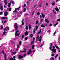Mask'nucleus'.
<instances>
[{"instance_id": "obj_1", "label": "nucleus", "mask_w": 60, "mask_h": 60, "mask_svg": "<svg viewBox=\"0 0 60 60\" xmlns=\"http://www.w3.org/2000/svg\"><path fill=\"white\" fill-rule=\"evenodd\" d=\"M14 26L15 29L18 30V26H17V23H15Z\"/></svg>"}, {"instance_id": "obj_2", "label": "nucleus", "mask_w": 60, "mask_h": 60, "mask_svg": "<svg viewBox=\"0 0 60 60\" xmlns=\"http://www.w3.org/2000/svg\"><path fill=\"white\" fill-rule=\"evenodd\" d=\"M32 53V50H31V49H30L29 50V51H28L27 55H29L30 54H31Z\"/></svg>"}, {"instance_id": "obj_3", "label": "nucleus", "mask_w": 60, "mask_h": 60, "mask_svg": "<svg viewBox=\"0 0 60 60\" xmlns=\"http://www.w3.org/2000/svg\"><path fill=\"white\" fill-rule=\"evenodd\" d=\"M20 8V6L18 8H15V10L13 11V13H15V12H17L18 11H16V10H19V9Z\"/></svg>"}, {"instance_id": "obj_4", "label": "nucleus", "mask_w": 60, "mask_h": 60, "mask_svg": "<svg viewBox=\"0 0 60 60\" xmlns=\"http://www.w3.org/2000/svg\"><path fill=\"white\" fill-rule=\"evenodd\" d=\"M52 48V47H51V46H50V50H51L54 53H55L56 52V49H51Z\"/></svg>"}, {"instance_id": "obj_5", "label": "nucleus", "mask_w": 60, "mask_h": 60, "mask_svg": "<svg viewBox=\"0 0 60 60\" xmlns=\"http://www.w3.org/2000/svg\"><path fill=\"white\" fill-rule=\"evenodd\" d=\"M18 58L19 59H20L24 58V56H21V55H18Z\"/></svg>"}, {"instance_id": "obj_6", "label": "nucleus", "mask_w": 60, "mask_h": 60, "mask_svg": "<svg viewBox=\"0 0 60 60\" xmlns=\"http://www.w3.org/2000/svg\"><path fill=\"white\" fill-rule=\"evenodd\" d=\"M0 9H1V10H3L4 9V8H3V7L2 5V4L1 3H0Z\"/></svg>"}, {"instance_id": "obj_7", "label": "nucleus", "mask_w": 60, "mask_h": 60, "mask_svg": "<svg viewBox=\"0 0 60 60\" xmlns=\"http://www.w3.org/2000/svg\"><path fill=\"white\" fill-rule=\"evenodd\" d=\"M19 31L18 30H17L16 31V32L15 33V36H18L19 35V34H17L18 33V32H19Z\"/></svg>"}, {"instance_id": "obj_8", "label": "nucleus", "mask_w": 60, "mask_h": 60, "mask_svg": "<svg viewBox=\"0 0 60 60\" xmlns=\"http://www.w3.org/2000/svg\"><path fill=\"white\" fill-rule=\"evenodd\" d=\"M45 21L47 23V24H48L49 23V20L48 19H45Z\"/></svg>"}, {"instance_id": "obj_9", "label": "nucleus", "mask_w": 60, "mask_h": 60, "mask_svg": "<svg viewBox=\"0 0 60 60\" xmlns=\"http://www.w3.org/2000/svg\"><path fill=\"white\" fill-rule=\"evenodd\" d=\"M56 7H56V8H55V10H56V11L58 12L59 11V9H58V8H57Z\"/></svg>"}, {"instance_id": "obj_10", "label": "nucleus", "mask_w": 60, "mask_h": 60, "mask_svg": "<svg viewBox=\"0 0 60 60\" xmlns=\"http://www.w3.org/2000/svg\"><path fill=\"white\" fill-rule=\"evenodd\" d=\"M7 0H4V2L5 4V5H7Z\"/></svg>"}, {"instance_id": "obj_11", "label": "nucleus", "mask_w": 60, "mask_h": 60, "mask_svg": "<svg viewBox=\"0 0 60 60\" xmlns=\"http://www.w3.org/2000/svg\"><path fill=\"white\" fill-rule=\"evenodd\" d=\"M8 12H6L4 14V16H7V15H8Z\"/></svg>"}, {"instance_id": "obj_12", "label": "nucleus", "mask_w": 60, "mask_h": 60, "mask_svg": "<svg viewBox=\"0 0 60 60\" xmlns=\"http://www.w3.org/2000/svg\"><path fill=\"white\" fill-rule=\"evenodd\" d=\"M4 58H5V60H6V54L5 53L4 54Z\"/></svg>"}, {"instance_id": "obj_13", "label": "nucleus", "mask_w": 60, "mask_h": 60, "mask_svg": "<svg viewBox=\"0 0 60 60\" xmlns=\"http://www.w3.org/2000/svg\"><path fill=\"white\" fill-rule=\"evenodd\" d=\"M28 35V32L27 31H26L25 33V36H26V35Z\"/></svg>"}, {"instance_id": "obj_14", "label": "nucleus", "mask_w": 60, "mask_h": 60, "mask_svg": "<svg viewBox=\"0 0 60 60\" xmlns=\"http://www.w3.org/2000/svg\"><path fill=\"white\" fill-rule=\"evenodd\" d=\"M31 28V26L30 24L29 25V29H30Z\"/></svg>"}, {"instance_id": "obj_15", "label": "nucleus", "mask_w": 60, "mask_h": 60, "mask_svg": "<svg viewBox=\"0 0 60 60\" xmlns=\"http://www.w3.org/2000/svg\"><path fill=\"white\" fill-rule=\"evenodd\" d=\"M6 33V32L5 31H4L3 34V35H4Z\"/></svg>"}, {"instance_id": "obj_16", "label": "nucleus", "mask_w": 60, "mask_h": 60, "mask_svg": "<svg viewBox=\"0 0 60 60\" xmlns=\"http://www.w3.org/2000/svg\"><path fill=\"white\" fill-rule=\"evenodd\" d=\"M20 52H21V53H22V52H23L24 53H25V52H26V51H20Z\"/></svg>"}, {"instance_id": "obj_17", "label": "nucleus", "mask_w": 60, "mask_h": 60, "mask_svg": "<svg viewBox=\"0 0 60 60\" xmlns=\"http://www.w3.org/2000/svg\"><path fill=\"white\" fill-rule=\"evenodd\" d=\"M38 26H36V30H37V29H38Z\"/></svg>"}, {"instance_id": "obj_18", "label": "nucleus", "mask_w": 60, "mask_h": 60, "mask_svg": "<svg viewBox=\"0 0 60 60\" xmlns=\"http://www.w3.org/2000/svg\"><path fill=\"white\" fill-rule=\"evenodd\" d=\"M41 27H45V26H44L43 24H42L41 25Z\"/></svg>"}, {"instance_id": "obj_19", "label": "nucleus", "mask_w": 60, "mask_h": 60, "mask_svg": "<svg viewBox=\"0 0 60 60\" xmlns=\"http://www.w3.org/2000/svg\"><path fill=\"white\" fill-rule=\"evenodd\" d=\"M42 16L43 18H44L45 17V15L43 14H42Z\"/></svg>"}, {"instance_id": "obj_20", "label": "nucleus", "mask_w": 60, "mask_h": 60, "mask_svg": "<svg viewBox=\"0 0 60 60\" xmlns=\"http://www.w3.org/2000/svg\"><path fill=\"white\" fill-rule=\"evenodd\" d=\"M55 46L56 47V48L58 49H59V48L58 47L56 46V45H55Z\"/></svg>"}, {"instance_id": "obj_21", "label": "nucleus", "mask_w": 60, "mask_h": 60, "mask_svg": "<svg viewBox=\"0 0 60 60\" xmlns=\"http://www.w3.org/2000/svg\"><path fill=\"white\" fill-rule=\"evenodd\" d=\"M58 22H57L56 24H55L54 25V26H56L58 24Z\"/></svg>"}, {"instance_id": "obj_22", "label": "nucleus", "mask_w": 60, "mask_h": 60, "mask_svg": "<svg viewBox=\"0 0 60 60\" xmlns=\"http://www.w3.org/2000/svg\"><path fill=\"white\" fill-rule=\"evenodd\" d=\"M12 54H16V52H12Z\"/></svg>"}, {"instance_id": "obj_23", "label": "nucleus", "mask_w": 60, "mask_h": 60, "mask_svg": "<svg viewBox=\"0 0 60 60\" xmlns=\"http://www.w3.org/2000/svg\"><path fill=\"white\" fill-rule=\"evenodd\" d=\"M37 38H38V40H39V35H37Z\"/></svg>"}, {"instance_id": "obj_24", "label": "nucleus", "mask_w": 60, "mask_h": 60, "mask_svg": "<svg viewBox=\"0 0 60 60\" xmlns=\"http://www.w3.org/2000/svg\"><path fill=\"white\" fill-rule=\"evenodd\" d=\"M38 23H39V21H38V20L36 22V24H38Z\"/></svg>"}, {"instance_id": "obj_25", "label": "nucleus", "mask_w": 60, "mask_h": 60, "mask_svg": "<svg viewBox=\"0 0 60 60\" xmlns=\"http://www.w3.org/2000/svg\"><path fill=\"white\" fill-rule=\"evenodd\" d=\"M58 56V54H57L55 56V58H56Z\"/></svg>"}, {"instance_id": "obj_26", "label": "nucleus", "mask_w": 60, "mask_h": 60, "mask_svg": "<svg viewBox=\"0 0 60 60\" xmlns=\"http://www.w3.org/2000/svg\"><path fill=\"white\" fill-rule=\"evenodd\" d=\"M52 5H55V3H52Z\"/></svg>"}, {"instance_id": "obj_27", "label": "nucleus", "mask_w": 60, "mask_h": 60, "mask_svg": "<svg viewBox=\"0 0 60 60\" xmlns=\"http://www.w3.org/2000/svg\"><path fill=\"white\" fill-rule=\"evenodd\" d=\"M50 47H51V46H52V45H53V44H52V43H50Z\"/></svg>"}, {"instance_id": "obj_28", "label": "nucleus", "mask_w": 60, "mask_h": 60, "mask_svg": "<svg viewBox=\"0 0 60 60\" xmlns=\"http://www.w3.org/2000/svg\"><path fill=\"white\" fill-rule=\"evenodd\" d=\"M26 11V8H25L24 9V12H25Z\"/></svg>"}, {"instance_id": "obj_29", "label": "nucleus", "mask_w": 60, "mask_h": 60, "mask_svg": "<svg viewBox=\"0 0 60 60\" xmlns=\"http://www.w3.org/2000/svg\"><path fill=\"white\" fill-rule=\"evenodd\" d=\"M1 53L4 54V50H2L1 51Z\"/></svg>"}, {"instance_id": "obj_30", "label": "nucleus", "mask_w": 60, "mask_h": 60, "mask_svg": "<svg viewBox=\"0 0 60 60\" xmlns=\"http://www.w3.org/2000/svg\"><path fill=\"white\" fill-rule=\"evenodd\" d=\"M11 4V1L10 2L8 3V5H10Z\"/></svg>"}, {"instance_id": "obj_31", "label": "nucleus", "mask_w": 60, "mask_h": 60, "mask_svg": "<svg viewBox=\"0 0 60 60\" xmlns=\"http://www.w3.org/2000/svg\"><path fill=\"white\" fill-rule=\"evenodd\" d=\"M11 8H10L9 9V11H11Z\"/></svg>"}, {"instance_id": "obj_32", "label": "nucleus", "mask_w": 60, "mask_h": 60, "mask_svg": "<svg viewBox=\"0 0 60 60\" xmlns=\"http://www.w3.org/2000/svg\"><path fill=\"white\" fill-rule=\"evenodd\" d=\"M27 39H28V38H27L26 37L25 38V40H26H26H27Z\"/></svg>"}, {"instance_id": "obj_33", "label": "nucleus", "mask_w": 60, "mask_h": 60, "mask_svg": "<svg viewBox=\"0 0 60 60\" xmlns=\"http://www.w3.org/2000/svg\"><path fill=\"white\" fill-rule=\"evenodd\" d=\"M24 22H22V26H24Z\"/></svg>"}, {"instance_id": "obj_34", "label": "nucleus", "mask_w": 60, "mask_h": 60, "mask_svg": "<svg viewBox=\"0 0 60 60\" xmlns=\"http://www.w3.org/2000/svg\"><path fill=\"white\" fill-rule=\"evenodd\" d=\"M32 49H34V45H33L32 47Z\"/></svg>"}, {"instance_id": "obj_35", "label": "nucleus", "mask_w": 60, "mask_h": 60, "mask_svg": "<svg viewBox=\"0 0 60 60\" xmlns=\"http://www.w3.org/2000/svg\"><path fill=\"white\" fill-rule=\"evenodd\" d=\"M21 41H20L19 42V45H21Z\"/></svg>"}, {"instance_id": "obj_36", "label": "nucleus", "mask_w": 60, "mask_h": 60, "mask_svg": "<svg viewBox=\"0 0 60 60\" xmlns=\"http://www.w3.org/2000/svg\"><path fill=\"white\" fill-rule=\"evenodd\" d=\"M13 60V58L11 57L10 58L9 60Z\"/></svg>"}, {"instance_id": "obj_37", "label": "nucleus", "mask_w": 60, "mask_h": 60, "mask_svg": "<svg viewBox=\"0 0 60 60\" xmlns=\"http://www.w3.org/2000/svg\"><path fill=\"white\" fill-rule=\"evenodd\" d=\"M26 30H28V26H26Z\"/></svg>"}, {"instance_id": "obj_38", "label": "nucleus", "mask_w": 60, "mask_h": 60, "mask_svg": "<svg viewBox=\"0 0 60 60\" xmlns=\"http://www.w3.org/2000/svg\"><path fill=\"white\" fill-rule=\"evenodd\" d=\"M38 41H40V42H41V39H39Z\"/></svg>"}, {"instance_id": "obj_39", "label": "nucleus", "mask_w": 60, "mask_h": 60, "mask_svg": "<svg viewBox=\"0 0 60 60\" xmlns=\"http://www.w3.org/2000/svg\"><path fill=\"white\" fill-rule=\"evenodd\" d=\"M33 34H31L30 37H33Z\"/></svg>"}, {"instance_id": "obj_40", "label": "nucleus", "mask_w": 60, "mask_h": 60, "mask_svg": "<svg viewBox=\"0 0 60 60\" xmlns=\"http://www.w3.org/2000/svg\"><path fill=\"white\" fill-rule=\"evenodd\" d=\"M37 15H40V13L39 12H38V13H37Z\"/></svg>"}, {"instance_id": "obj_41", "label": "nucleus", "mask_w": 60, "mask_h": 60, "mask_svg": "<svg viewBox=\"0 0 60 60\" xmlns=\"http://www.w3.org/2000/svg\"><path fill=\"white\" fill-rule=\"evenodd\" d=\"M33 40L34 41V40H35V38H34V37H33Z\"/></svg>"}, {"instance_id": "obj_42", "label": "nucleus", "mask_w": 60, "mask_h": 60, "mask_svg": "<svg viewBox=\"0 0 60 60\" xmlns=\"http://www.w3.org/2000/svg\"><path fill=\"white\" fill-rule=\"evenodd\" d=\"M19 46H20V45H18L17 48H19Z\"/></svg>"}, {"instance_id": "obj_43", "label": "nucleus", "mask_w": 60, "mask_h": 60, "mask_svg": "<svg viewBox=\"0 0 60 60\" xmlns=\"http://www.w3.org/2000/svg\"><path fill=\"white\" fill-rule=\"evenodd\" d=\"M5 17H2L1 19H4Z\"/></svg>"}, {"instance_id": "obj_44", "label": "nucleus", "mask_w": 60, "mask_h": 60, "mask_svg": "<svg viewBox=\"0 0 60 60\" xmlns=\"http://www.w3.org/2000/svg\"><path fill=\"white\" fill-rule=\"evenodd\" d=\"M49 26H52V24L51 23H50V24Z\"/></svg>"}, {"instance_id": "obj_45", "label": "nucleus", "mask_w": 60, "mask_h": 60, "mask_svg": "<svg viewBox=\"0 0 60 60\" xmlns=\"http://www.w3.org/2000/svg\"><path fill=\"white\" fill-rule=\"evenodd\" d=\"M11 3H12L13 4H14V1H11Z\"/></svg>"}, {"instance_id": "obj_46", "label": "nucleus", "mask_w": 60, "mask_h": 60, "mask_svg": "<svg viewBox=\"0 0 60 60\" xmlns=\"http://www.w3.org/2000/svg\"><path fill=\"white\" fill-rule=\"evenodd\" d=\"M7 29V28H5V29H4V31H6V29Z\"/></svg>"}, {"instance_id": "obj_47", "label": "nucleus", "mask_w": 60, "mask_h": 60, "mask_svg": "<svg viewBox=\"0 0 60 60\" xmlns=\"http://www.w3.org/2000/svg\"><path fill=\"white\" fill-rule=\"evenodd\" d=\"M3 12H1L0 13V15H1L2 14H3Z\"/></svg>"}, {"instance_id": "obj_48", "label": "nucleus", "mask_w": 60, "mask_h": 60, "mask_svg": "<svg viewBox=\"0 0 60 60\" xmlns=\"http://www.w3.org/2000/svg\"><path fill=\"white\" fill-rule=\"evenodd\" d=\"M6 28H7V29H8V30H9V27H6Z\"/></svg>"}, {"instance_id": "obj_49", "label": "nucleus", "mask_w": 60, "mask_h": 60, "mask_svg": "<svg viewBox=\"0 0 60 60\" xmlns=\"http://www.w3.org/2000/svg\"><path fill=\"white\" fill-rule=\"evenodd\" d=\"M33 43H34V41H32L31 44V45H32L33 44Z\"/></svg>"}, {"instance_id": "obj_50", "label": "nucleus", "mask_w": 60, "mask_h": 60, "mask_svg": "<svg viewBox=\"0 0 60 60\" xmlns=\"http://www.w3.org/2000/svg\"><path fill=\"white\" fill-rule=\"evenodd\" d=\"M34 12L33 11L32 13V15H31L32 16H33V15L34 14Z\"/></svg>"}, {"instance_id": "obj_51", "label": "nucleus", "mask_w": 60, "mask_h": 60, "mask_svg": "<svg viewBox=\"0 0 60 60\" xmlns=\"http://www.w3.org/2000/svg\"><path fill=\"white\" fill-rule=\"evenodd\" d=\"M60 19H58V20H57V21H60Z\"/></svg>"}, {"instance_id": "obj_52", "label": "nucleus", "mask_w": 60, "mask_h": 60, "mask_svg": "<svg viewBox=\"0 0 60 60\" xmlns=\"http://www.w3.org/2000/svg\"><path fill=\"white\" fill-rule=\"evenodd\" d=\"M24 36L23 35L22 36V38H24Z\"/></svg>"}, {"instance_id": "obj_53", "label": "nucleus", "mask_w": 60, "mask_h": 60, "mask_svg": "<svg viewBox=\"0 0 60 60\" xmlns=\"http://www.w3.org/2000/svg\"><path fill=\"white\" fill-rule=\"evenodd\" d=\"M35 33V30H34V31H33V33Z\"/></svg>"}, {"instance_id": "obj_54", "label": "nucleus", "mask_w": 60, "mask_h": 60, "mask_svg": "<svg viewBox=\"0 0 60 60\" xmlns=\"http://www.w3.org/2000/svg\"><path fill=\"white\" fill-rule=\"evenodd\" d=\"M7 21V20H5L4 22V23H5V22H6Z\"/></svg>"}, {"instance_id": "obj_55", "label": "nucleus", "mask_w": 60, "mask_h": 60, "mask_svg": "<svg viewBox=\"0 0 60 60\" xmlns=\"http://www.w3.org/2000/svg\"><path fill=\"white\" fill-rule=\"evenodd\" d=\"M43 19H41V20L40 22H42V21H43Z\"/></svg>"}, {"instance_id": "obj_56", "label": "nucleus", "mask_w": 60, "mask_h": 60, "mask_svg": "<svg viewBox=\"0 0 60 60\" xmlns=\"http://www.w3.org/2000/svg\"><path fill=\"white\" fill-rule=\"evenodd\" d=\"M40 17L41 19V18H42V16H41V15L40 16Z\"/></svg>"}, {"instance_id": "obj_57", "label": "nucleus", "mask_w": 60, "mask_h": 60, "mask_svg": "<svg viewBox=\"0 0 60 60\" xmlns=\"http://www.w3.org/2000/svg\"><path fill=\"white\" fill-rule=\"evenodd\" d=\"M7 19V17H5L4 19Z\"/></svg>"}, {"instance_id": "obj_58", "label": "nucleus", "mask_w": 60, "mask_h": 60, "mask_svg": "<svg viewBox=\"0 0 60 60\" xmlns=\"http://www.w3.org/2000/svg\"><path fill=\"white\" fill-rule=\"evenodd\" d=\"M1 29H3V26H1Z\"/></svg>"}, {"instance_id": "obj_59", "label": "nucleus", "mask_w": 60, "mask_h": 60, "mask_svg": "<svg viewBox=\"0 0 60 60\" xmlns=\"http://www.w3.org/2000/svg\"><path fill=\"white\" fill-rule=\"evenodd\" d=\"M54 56V54H52V56Z\"/></svg>"}, {"instance_id": "obj_60", "label": "nucleus", "mask_w": 60, "mask_h": 60, "mask_svg": "<svg viewBox=\"0 0 60 60\" xmlns=\"http://www.w3.org/2000/svg\"><path fill=\"white\" fill-rule=\"evenodd\" d=\"M45 26H47L48 25V24H45Z\"/></svg>"}, {"instance_id": "obj_61", "label": "nucleus", "mask_w": 60, "mask_h": 60, "mask_svg": "<svg viewBox=\"0 0 60 60\" xmlns=\"http://www.w3.org/2000/svg\"><path fill=\"white\" fill-rule=\"evenodd\" d=\"M35 52V50H34L33 51V53H34Z\"/></svg>"}, {"instance_id": "obj_62", "label": "nucleus", "mask_w": 60, "mask_h": 60, "mask_svg": "<svg viewBox=\"0 0 60 60\" xmlns=\"http://www.w3.org/2000/svg\"><path fill=\"white\" fill-rule=\"evenodd\" d=\"M24 56H26V53H25L24 55Z\"/></svg>"}, {"instance_id": "obj_63", "label": "nucleus", "mask_w": 60, "mask_h": 60, "mask_svg": "<svg viewBox=\"0 0 60 60\" xmlns=\"http://www.w3.org/2000/svg\"><path fill=\"white\" fill-rule=\"evenodd\" d=\"M53 49H55V47L54 46H53Z\"/></svg>"}, {"instance_id": "obj_64", "label": "nucleus", "mask_w": 60, "mask_h": 60, "mask_svg": "<svg viewBox=\"0 0 60 60\" xmlns=\"http://www.w3.org/2000/svg\"><path fill=\"white\" fill-rule=\"evenodd\" d=\"M52 60H54V58H52Z\"/></svg>"}]
</instances>
